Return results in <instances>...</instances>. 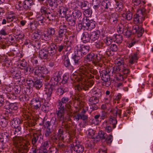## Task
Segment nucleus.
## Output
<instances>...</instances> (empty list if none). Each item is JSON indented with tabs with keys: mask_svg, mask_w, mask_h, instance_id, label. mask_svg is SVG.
Here are the masks:
<instances>
[{
	"mask_svg": "<svg viewBox=\"0 0 153 153\" xmlns=\"http://www.w3.org/2000/svg\"><path fill=\"white\" fill-rule=\"evenodd\" d=\"M108 123L110 124H112L113 125V128H114L116 127L115 125L117 123V121L115 118L111 116L110 117Z\"/></svg>",
	"mask_w": 153,
	"mask_h": 153,
	"instance_id": "603ef678",
	"label": "nucleus"
},
{
	"mask_svg": "<svg viewBox=\"0 0 153 153\" xmlns=\"http://www.w3.org/2000/svg\"><path fill=\"white\" fill-rule=\"evenodd\" d=\"M70 97L65 96L62 97L61 100L58 101V107L62 109H65L67 111H72V107L71 106L72 101L70 100Z\"/></svg>",
	"mask_w": 153,
	"mask_h": 153,
	"instance_id": "7ed1b4c3",
	"label": "nucleus"
},
{
	"mask_svg": "<svg viewBox=\"0 0 153 153\" xmlns=\"http://www.w3.org/2000/svg\"><path fill=\"white\" fill-rule=\"evenodd\" d=\"M86 78L84 80L82 79L83 82H82V87L83 89L85 91L89 89L94 84V82L91 80H86Z\"/></svg>",
	"mask_w": 153,
	"mask_h": 153,
	"instance_id": "6ab92c4d",
	"label": "nucleus"
},
{
	"mask_svg": "<svg viewBox=\"0 0 153 153\" xmlns=\"http://www.w3.org/2000/svg\"><path fill=\"white\" fill-rule=\"evenodd\" d=\"M40 12L42 15H44L46 18L51 21L55 20V16L54 14L49 11L48 8L45 6H42L40 9Z\"/></svg>",
	"mask_w": 153,
	"mask_h": 153,
	"instance_id": "423d86ee",
	"label": "nucleus"
},
{
	"mask_svg": "<svg viewBox=\"0 0 153 153\" xmlns=\"http://www.w3.org/2000/svg\"><path fill=\"white\" fill-rule=\"evenodd\" d=\"M122 69L120 68V66H118L116 65V66H114L113 67V72L114 73H117L119 72L123 73Z\"/></svg>",
	"mask_w": 153,
	"mask_h": 153,
	"instance_id": "338daca9",
	"label": "nucleus"
},
{
	"mask_svg": "<svg viewBox=\"0 0 153 153\" xmlns=\"http://www.w3.org/2000/svg\"><path fill=\"white\" fill-rule=\"evenodd\" d=\"M17 68H12L10 71L11 74L13 78L15 79H19L21 77V72L16 70Z\"/></svg>",
	"mask_w": 153,
	"mask_h": 153,
	"instance_id": "c756f323",
	"label": "nucleus"
},
{
	"mask_svg": "<svg viewBox=\"0 0 153 153\" xmlns=\"http://www.w3.org/2000/svg\"><path fill=\"white\" fill-rule=\"evenodd\" d=\"M34 84L33 87L37 89H39L42 86V82L40 79L34 80Z\"/></svg>",
	"mask_w": 153,
	"mask_h": 153,
	"instance_id": "37998d69",
	"label": "nucleus"
},
{
	"mask_svg": "<svg viewBox=\"0 0 153 153\" xmlns=\"http://www.w3.org/2000/svg\"><path fill=\"white\" fill-rule=\"evenodd\" d=\"M112 8V7L111 4V2L108 0H106V12L108 11H111Z\"/></svg>",
	"mask_w": 153,
	"mask_h": 153,
	"instance_id": "5fc2aeb1",
	"label": "nucleus"
},
{
	"mask_svg": "<svg viewBox=\"0 0 153 153\" xmlns=\"http://www.w3.org/2000/svg\"><path fill=\"white\" fill-rule=\"evenodd\" d=\"M86 78L84 80L82 79L83 82H82V87L83 89L85 91L89 89L94 84V82L91 80H86Z\"/></svg>",
	"mask_w": 153,
	"mask_h": 153,
	"instance_id": "aec40b11",
	"label": "nucleus"
},
{
	"mask_svg": "<svg viewBox=\"0 0 153 153\" xmlns=\"http://www.w3.org/2000/svg\"><path fill=\"white\" fill-rule=\"evenodd\" d=\"M7 106H4V108L6 109H10L12 110H16L17 109L18 106L17 104L16 103H10L9 102H7L6 103Z\"/></svg>",
	"mask_w": 153,
	"mask_h": 153,
	"instance_id": "c9c22d12",
	"label": "nucleus"
},
{
	"mask_svg": "<svg viewBox=\"0 0 153 153\" xmlns=\"http://www.w3.org/2000/svg\"><path fill=\"white\" fill-rule=\"evenodd\" d=\"M113 140V137L112 134L111 133L107 135L106 137V143L108 145L110 146Z\"/></svg>",
	"mask_w": 153,
	"mask_h": 153,
	"instance_id": "a18cd8bd",
	"label": "nucleus"
},
{
	"mask_svg": "<svg viewBox=\"0 0 153 153\" xmlns=\"http://www.w3.org/2000/svg\"><path fill=\"white\" fill-rule=\"evenodd\" d=\"M7 39L8 41L12 44L14 43L16 40L15 36L13 35H9Z\"/></svg>",
	"mask_w": 153,
	"mask_h": 153,
	"instance_id": "052dcab7",
	"label": "nucleus"
},
{
	"mask_svg": "<svg viewBox=\"0 0 153 153\" xmlns=\"http://www.w3.org/2000/svg\"><path fill=\"white\" fill-rule=\"evenodd\" d=\"M86 112V111L84 109H82L80 113L79 114H80V119L82 120H88V116L85 115Z\"/></svg>",
	"mask_w": 153,
	"mask_h": 153,
	"instance_id": "3c124183",
	"label": "nucleus"
},
{
	"mask_svg": "<svg viewBox=\"0 0 153 153\" xmlns=\"http://www.w3.org/2000/svg\"><path fill=\"white\" fill-rule=\"evenodd\" d=\"M70 42L66 43L65 42L64 44L56 46L57 51L59 52H62L63 50L65 49L66 51H69L71 50V47L70 45Z\"/></svg>",
	"mask_w": 153,
	"mask_h": 153,
	"instance_id": "f3484780",
	"label": "nucleus"
},
{
	"mask_svg": "<svg viewBox=\"0 0 153 153\" xmlns=\"http://www.w3.org/2000/svg\"><path fill=\"white\" fill-rule=\"evenodd\" d=\"M54 88V87L49 84H45V90L44 91L45 92V94L47 95L46 100L48 101L50 100L51 99V94L52 93V91Z\"/></svg>",
	"mask_w": 153,
	"mask_h": 153,
	"instance_id": "2eb2a0df",
	"label": "nucleus"
},
{
	"mask_svg": "<svg viewBox=\"0 0 153 153\" xmlns=\"http://www.w3.org/2000/svg\"><path fill=\"white\" fill-rule=\"evenodd\" d=\"M67 30V27L65 25L63 24L60 26L58 31V34L56 36L57 39L62 41L66 34Z\"/></svg>",
	"mask_w": 153,
	"mask_h": 153,
	"instance_id": "9d476101",
	"label": "nucleus"
},
{
	"mask_svg": "<svg viewBox=\"0 0 153 153\" xmlns=\"http://www.w3.org/2000/svg\"><path fill=\"white\" fill-rule=\"evenodd\" d=\"M123 16L128 20H131L132 18V14L130 11H128L123 14Z\"/></svg>",
	"mask_w": 153,
	"mask_h": 153,
	"instance_id": "49530a36",
	"label": "nucleus"
},
{
	"mask_svg": "<svg viewBox=\"0 0 153 153\" xmlns=\"http://www.w3.org/2000/svg\"><path fill=\"white\" fill-rule=\"evenodd\" d=\"M73 149L77 153H82L84 151V146L79 143L76 142L73 145Z\"/></svg>",
	"mask_w": 153,
	"mask_h": 153,
	"instance_id": "393cba45",
	"label": "nucleus"
},
{
	"mask_svg": "<svg viewBox=\"0 0 153 153\" xmlns=\"http://www.w3.org/2000/svg\"><path fill=\"white\" fill-rule=\"evenodd\" d=\"M15 19V16L13 15H9L6 17L7 22L9 23L13 21L14 19Z\"/></svg>",
	"mask_w": 153,
	"mask_h": 153,
	"instance_id": "774afa93",
	"label": "nucleus"
},
{
	"mask_svg": "<svg viewBox=\"0 0 153 153\" xmlns=\"http://www.w3.org/2000/svg\"><path fill=\"white\" fill-rule=\"evenodd\" d=\"M108 123L110 124H112L113 125V128H114L116 127L115 125L117 123V121L115 118L111 116L110 117Z\"/></svg>",
	"mask_w": 153,
	"mask_h": 153,
	"instance_id": "864d4df0",
	"label": "nucleus"
},
{
	"mask_svg": "<svg viewBox=\"0 0 153 153\" xmlns=\"http://www.w3.org/2000/svg\"><path fill=\"white\" fill-rule=\"evenodd\" d=\"M19 65H20V68L22 69H24L25 67L27 66V63L25 60H20L19 62Z\"/></svg>",
	"mask_w": 153,
	"mask_h": 153,
	"instance_id": "bf43d9fd",
	"label": "nucleus"
},
{
	"mask_svg": "<svg viewBox=\"0 0 153 153\" xmlns=\"http://www.w3.org/2000/svg\"><path fill=\"white\" fill-rule=\"evenodd\" d=\"M45 48L47 49L48 53L50 56L55 55L57 52L56 45L54 43H51L50 44L47 42L45 45Z\"/></svg>",
	"mask_w": 153,
	"mask_h": 153,
	"instance_id": "ddd939ff",
	"label": "nucleus"
},
{
	"mask_svg": "<svg viewBox=\"0 0 153 153\" xmlns=\"http://www.w3.org/2000/svg\"><path fill=\"white\" fill-rule=\"evenodd\" d=\"M30 148V143L29 142L27 141L21 146L19 150V153H27Z\"/></svg>",
	"mask_w": 153,
	"mask_h": 153,
	"instance_id": "b1692460",
	"label": "nucleus"
},
{
	"mask_svg": "<svg viewBox=\"0 0 153 153\" xmlns=\"http://www.w3.org/2000/svg\"><path fill=\"white\" fill-rule=\"evenodd\" d=\"M45 17L43 15H37L36 16V20L38 23L41 25H43L44 23L46 22Z\"/></svg>",
	"mask_w": 153,
	"mask_h": 153,
	"instance_id": "4c0bfd02",
	"label": "nucleus"
},
{
	"mask_svg": "<svg viewBox=\"0 0 153 153\" xmlns=\"http://www.w3.org/2000/svg\"><path fill=\"white\" fill-rule=\"evenodd\" d=\"M92 4L93 6V8L97 9L99 7V1L97 0H93L92 1Z\"/></svg>",
	"mask_w": 153,
	"mask_h": 153,
	"instance_id": "e2e57ef3",
	"label": "nucleus"
},
{
	"mask_svg": "<svg viewBox=\"0 0 153 153\" xmlns=\"http://www.w3.org/2000/svg\"><path fill=\"white\" fill-rule=\"evenodd\" d=\"M58 110L56 111L58 119L59 121H64L65 109H62L60 107H58Z\"/></svg>",
	"mask_w": 153,
	"mask_h": 153,
	"instance_id": "a878e982",
	"label": "nucleus"
},
{
	"mask_svg": "<svg viewBox=\"0 0 153 153\" xmlns=\"http://www.w3.org/2000/svg\"><path fill=\"white\" fill-rule=\"evenodd\" d=\"M31 104L34 108L37 110L40 108L41 106V102L38 98L33 99L31 101Z\"/></svg>",
	"mask_w": 153,
	"mask_h": 153,
	"instance_id": "cd10ccee",
	"label": "nucleus"
},
{
	"mask_svg": "<svg viewBox=\"0 0 153 153\" xmlns=\"http://www.w3.org/2000/svg\"><path fill=\"white\" fill-rule=\"evenodd\" d=\"M61 79V75L59 72H56L54 74L53 76L51 78L49 84L54 87L58 85Z\"/></svg>",
	"mask_w": 153,
	"mask_h": 153,
	"instance_id": "9b49d317",
	"label": "nucleus"
},
{
	"mask_svg": "<svg viewBox=\"0 0 153 153\" xmlns=\"http://www.w3.org/2000/svg\"><path fill=\"white\" fill-rule=\"evenodd\" d=\"M23 8L26 10H30L34 4L33 0H25L23 2Z\"/></svg>",
	"mask_w": 153,
	"mask_h": 153,
	"instance_id": "c85d7f7f",
	"label": "nucleus"
},
{
	"mask_svg": "<svg viewBox=\"0 0 153 153\" xmlns=\"http://www.w3.org/2000/svg\"><path fill=\"white\" fill-rule=\"evenodd\" d=\"M69 10V8L65 5L59 6L58 9L57 15L59 17H61L62 18L65 17L66 20L67 21L66 17L68 15H69V14L67 13V12Z\"/></svg>",
	"mask_w": 153,
	"mask_h": 153,
	"instance_id": "1a4fd4ad",
	"label": "nucleus"
},
{
	"mask_svg": "<svg viewBox=\"0 0 153 153\" xmlns=\"http://www.w3.org/2000/svg\"><path fill=\"white\" fill-rule=\"evenodd\" d=\"M144 0H142L141 1V0H132V2L134 5L137 6L141 4L142 3H143L144 4H145V2Z\"/></svg>",
	"mask_w": 153,
	"mask_h": 153,
	"instance_id": "680f3d73",
	"label": "nucleus"
},
{
	"mask_svg": "<svg viewBox=\"0 0 153 153\" xmlns=\"http://www.w3.org/2000/svg\"><path fill=\"white\" fill-rule=\"evenodd\" d=\"M60 128L63 129V131L65 130L69 131L70 129V126L67 123H65L64 121L62 122L61 127Z\"/></svg>",
	"mask_w": 153,
	"mask_h": 153,
	"instance_id": "6e6d98bb",
	"label": "nucleus"
},
{
	"mask_svg": "<svg viewBox=\"0 0 153 153\" xmlns=\"http://www.w3.org/2000/svg\"><path fill=\"white\" fill-rule=\"evenodd\" d=\"M62 63L65 67L68 69L72 68L73 66L71 65L70 59L68 55H65L63 57Z\"/></svg>",
	"mask_w": 153,
	"mask_h": 153,
	"instance_id": "5701e85b",
	"label": "nucleus"
},
{
	"mask_svg": "<svg viewBox=\"0 0 153 153\" xmlns=\"http://www.w3.org/2000/svg\"><path fill=\"white\" fill-rule=\"evenodd\" d=\"M1 137L2 138H1V140L3 139V140H1V142L6 143L9 141V137L8 134L7 133H2Z\"/></svg>",
	"mask_w": 153,
	"mask_h": 153,
	"instance_id": "8fccbe9b",
	"label": "nucleus"
},
{
	"mask_svg": "<svg viewBox=\"0 0 153 153\" xmlns=\"http://www.w3.org/2000/svg\"><path fill=\"white\" fill-rule=\"evenodd\" d=\"M100 33L101 34V32H100L99 30H97L91 33L90 34L91 40L93 41L97 40L99 37Z\"/></svg>",
	"mask_w": 153,
	"mask_h": 153,
	"instance_id": "f704fd0d",
	"label": "nucleus"
},
{
	"mask_svg": "<svg viewBox=\"0 0 153 153\" xmlns=\"http://www.w3.org/2000/svg\"><path fill=\"white\" fill-rule=\"evenodd\" d=\"M85 21L87 29L90 30L95 27V25L94 21H91L89 20H85Z\"/></svg>",
	"mask_w": 153,
	"mask_h": 153,
	"instance_id": "72a5a7b5",
	"label": "nucleus"
},
{
	"mask_svg": "<svg viewBox=\"0 0 153 153\" xmlns=\"http://www.w3.org/2000/svg\"><path fill=\"white\" fill-rule=\"evenodd\" d=\"M131 31L133 34H137L138 37H140L144 32V29L138 25H135L132 26Z\"/></svg>",
	"mask_w": 153,
	"mask_h": 153,
	"instance_id": "4468645a",
	"label": "nucleus"
},
{
	"mask_svg": "<svg viewBox=\"0 0 153 153\" xmlns=\"http://www.w3.org/2000/svg\"><path fill=\"white\" fill-rule=\"evenodd\" d=\"M105 134L104 131L102 130L100 131L98 133V135L96 134V137L95 141H98L100 139L105 140Z\"/></svg>",
	"mask_w": 153,
	"mask_h": 153,
	"instance_id": "a19ab883",
	"label": "nucleus"
},
{
	"mask_svg": "<svg viewBox=\"0 0 153 153\" xmlns=\"http://www.w3.org/2000/svg\"><path fill=\"white\" fill-rule=\"evenodd\" d=\"M78 26L80 30H84L85 29H86L85 20H84L82 23L79 24Z\"/></svg>",
	"mask_w": 153,
	"mask_h": 153,
	"instance_id": "69168bd1",
	"label": "nucleus"
},
{
	"mask_svg": "<svg viewBox=\"0 0 153 153\" xmlns=\"http://www.w3.org/2000/svg\"><path fill=\"white\" fill-rule=\"evenodd\" d=\"M63 129L60 128L58 130V133L57 137H55L56 139L57 140L58 139L59 140H64L65 138L63 136Z\"/></svg>",
	"mask_w": 153,
	"mask_h": 153,
	"instance_id": "c03bdc74",
	"label": "nucleus"
},
{
	"mask_svg": "<svg viewBox=\"0 0 153 153\" xmlns=\"http://www.w3.org/2000/svg\"><path fill=\"white\" fill-rule=\"evenodd\" d=\"M78 71L80 73L81 76V77L82 78H84L89 76V74L87 73V70L86 68L84 66H81L79 68Z\"/></svg>",
	"mask_w": 153,
	"mask_h": 153,
	"instance_id": "2f4dec72",
	"label": "nucleus"
},
{
	"mask_svg": "<svg viewBox=\"0 0 153 153\" xmlns=\"http://www.w3.org/2000/svg\"><path fill=\"white\" fill-rule=\"evenodd\" d=\"M109 20L110 22L113 24H116L118 20V15L116 13H112L111 11H108L106 13V18Z\"/></svg>",
	"mask_w": 153,
	"mask_h": 153,
	"instance_id": "f8f14e48",
	"label": "nucleus"
},
{
	"mask_svg": "<svg viewBox=\"0 0 153 153\" xmlns=\"http://www.w3.org/2000/svg\"><path fill=\"white\" fill-rule=\"evenodd\" d=\"M115 64L118 66H120L122 69L123 73L124 74H128L130 72L128 68L127 65L125 64L123 60L120 58L117 59L115 60Z\"/></svg>",
	"mask_w": 153,
	"mask_h": 153,
	"instance_id": "6e6552de",
	"label": "nucleus"
},
{
	"mask_svg": "<svg viewBox=\"0 0 153 153\" xmlns=\"http://www.w3.org/2000/svg\"><path fill=\"white\" fill-rule=\"evenodd\" d=\"M137 53H136L133 54H131L129 56V65H130L134 62H137L138 59L137 56Z\"/></svg>",
	"mask_w": 153,
	"mask_h": 153,
	"instance_id": "473e14b6",
	"label": "nucleus"
},
{
	"mask_svg": "<svg viewBox=\"0 0 153 153\" xmlns=\"http://www.w3.org/2000/svg\"><path fill=\"white\" fill-rule=\"evenodd\" d=\"M45 69L43 66H38L37 68H36L34 72V74L39 76H42V74L45 73Z\"/></svg>",
	"mask_w": 153,
	"mask_h": 153,
	"instance_id": "7c9ffc66",
	"label": "nucleus"
},
{
	"mask_svg": "<svg viewBox=\"0 0 153 153\" xmlns=\"http://www.w3.org/2000/svg\"><path fill=\"white\" fill-rule=\"evenodd\" d=\"M57 1V0H49L48 3L49 6L53 9L56 8L58 5Z\"/></svg>",
	"mask_w": 153,
	"mask_h": 153,
	"instance_id": "09e8293b",
	"label": "nucleus"
},
{
	"mask_svg": "<svg viewBox=\"0 0 153 153\" xmlns=\"http://www.w3.org/2000/svg\"><path fill=\"white\" fill-rule=\"evenodd\" d=\"M55 30L54 28L49 27L47 29V33L51 37L55 34Z\"/></svg>",
	"mask_w": 153,
	"mask_h": 153,
	"instance_id": "4d7b16f0",
	"label": "nucleus"
},
{
	"mask_svg": "<svg viewBox=\"0 0 153 153\" xmlns=\"http://www.w3.org/2000/svg\"><path fill=\"white\" fill-rule=\"evenodd\" d=\"M82 40L84 43L88 42H89L91 40L90 34H89L88 33L86 32L83 33Z\"/></svg>",
	"mask_w": 153,
	"mask_h": 153,
	"instance_id": "ea45409f",
	"label": "nucleus"
},
{
	"mask_svg": "<svg viewBox=\"0 0 153 153\" xmlns=\"http://www.w3.org/2000/svg\"><path fill=\"white\" fill-rule=\"evenodd\" d=\"M48 53L47 49L45 47L39 51V57L42 59H47L50 56Z\"/></svg>",
	"mask_w": 153,
	"mask_h": 153,
	"instance_id": "4be33fe9",
	"label": "nucleus"
},
{
	"mask_svg": "<svg viewBox=\"0 0 153 153\" xmlns=\"http://www.w3.org/2000/svg\"><path fill=\"white\" fill-rule=\"evenodd\" d=\"M21 90V87L19 85H16L13 89L12 92L9 94L10 96L9 98L16 99V95H18L20 92Z\"/></svg>",
	"mask_w": 153,
	"mask_h": 153,
	"instance_id": "a211bd4d",
	"label": "nucleus"
},
{
	"mask_svg": "<svg viewBox=\"0 0 153 153\" xmlns=\"http://www.w3.org/2000/svg\"><path fill=\"white\" fill-rule=\"evenodd\" d=\"M146 16V9L144 7H142L137 10L136 15L134 16L133 22L136 25L141 23L144 20Z\"/></svg>",
	"mask_w": 153,
	"mask_h": 153,
	"instance_id": "39448f33",
	"label": "nucleus"
},
{
	"mask_svg": "<svg viewBox=\"0 0 153 153\" xmlns=\"http://www.w3.org/2000/svg\"><path fill=\"white\" fill-rule=\"evenodd\" d=\"M95 131L91 129L88 130V134L89 136V138L94 139V141L96 137V134H95Z\"/></svg>",
	"mask_w": 153,
	"mask_h": 153,
	"instance_id": "de8ad7c7",
	"label": "nucleus"
},
{
	"mask_svg": "<svg viewBox=\"0 0 153 153\" xmlns=\"http://www.w3.org/2000/svg\"><path fill=\"white\" fill-rule=\"evenodd\" d=\"M122 36L120 34H114L113 36L114 41L117 44H120L123 41Z\"/></svg>",
	"mask_w": 153,
	"mask_h": 153,
	"instance_id": "58836bf2",
	"label": "nucleus"
},
{
	"mask_svg": "<svg viewBox=\"0 0 153 153\" xmlns=\"http://www.w3.org/2000/svg\"><path fill=\"white\" fill-rule=\"evenodd\" d=\"M96 95L90 97L89 100V101L94 104L98 103L99 101V98L101 97L102 94L101 92H96L94 93Z\"/></svg>",
	"mask_w": 153,
	"mask_h": 153,
	"instance_id": "bb28decb",
	"label": "nucleus"
},
{
	"mask_svg": "<svg viewBox=\"0 0 153 153\" xmlns=\"http://www.w3.org/2000/svg\"><path fill=\"white\" fill-rule=\"evenodd\" d=\"M31 139L33 146H36L42 141L43 136L40 133H34L31 136Z\"/></svg>",
	"mask_w": 153,
	"mask_h": 153,
	"instance_id": "0eeeda50",
	"label": "nucleus"
},
{
	"mask_svg": "<svg viewBox=\"0 0 153 153\" xmlns=\"http://www.w3.org/2000/svg\"><path fill=\"white\" fill-rule=\"evenodd\" d=\"M89 46L78 45L76 46V52L72 57L74 62V65L76 67H79L82 63V56L85 55L90 49Z\"/></svg>",
	"mask_w": 153,
	"mask_h": 153,
	"instance_id": "f257e3e1",
	"label": "nucleus"
},
{
	"mask_svg": "<svg viewBox=\"0 0 153 153\" xmlns=\"http://www.w3.org/2000/svg\"><path fill=\"white\" fill-rule=\"evenodd\" d=\"M131 24H122L120 23L117 27V31L118 33L122 34L126 29H129L130 28Z\"/></svg>",
	"mask_w": 153,
	"mask_h": 153,
	"instance_id": "412c9836",
	"label": "nucleus"
},
{
	"mask_svg": "<svg viewBox=\"0 0 153 153\" xmlns=\"http://www.w3.org/2000/svg\"><path fill=\"white\" fill-rule=\"evenodd\" d=\"M72 14L68 15L66 17L67 21L68 22L69 25H74L76 24V20L78 19L79 20L81 19L82 13L80 10H74L72 12Z\"/></svg>",
	"mask_w": 153,
	"mask_h": 153,
	"instance_id": "20e7f679",
	"label": "nucleus"
},
{
	"mask_svg": "<svg viewBox=\"0 0 153 153\" xmlns=\"http://www.w3.org/2000/svg\"><path fill=\"white\" fill-rule=\"evenodd\" d=\"M105 30L104 29H101V35L102 36V38L100 41H98L96 42L95 46L97 48H102V47L105 48Z\"/></svg>",
	"mask_w": 153,
	"mask_h": 153,
	"instance_id": "dca6fc26",
	"label": "nucleus"
},
{
	"mask_svg": "<svg viewBox=\"0 0 153 153\" xmlns=\"http://www.w3.org/2000/svg\"><path fill=\"white\" fill-rule=\"evenodd\" d=\"M115 10L120 12L122 10L123 6L122 3L120 1L115 0Z\"/></svg>",
	"mask_w": 153,
	"mask_h": 153,
	"instance_id": "e433bc0d",
	"label": "nucleus"
},
{
	"mask_svg": "<svg viewBox=\"0 0 153 153\" xmlns=\"http://www.w3.org/2000/svg\"><path fill=\"white\" fill-rule=\"evenodd\" d=\"M8 123L7 120L5 118L0 120V124L3 127H6L8 124Z\"/></svg>",
	"mask_w": 153,
	"mask_h": 153,
	"instance_id": "13d9d810",
	"label": "nucleus"
},
{
	"mask_svg": "<svg viewBox=\"0 0 153 153\" xmlns=\"http://www.w3.org/2000/svg\"><path fill=\"white\" fill-rule=\"evenodd\" d=\"M14 135L15 136L13 138V142L14 145L17 147H18L20 145V138L18 135Z\"/></svg>",
	"mask_w": 153,
	"mask_h": 153,
	"instance_id": "79ce46f5",
	"label": "nucleus"
},
{
	"mask_svg": "<svg viewBox=\"0 0 153 153\" xmlns=\"http://www.w3.org/2000/svg\"><path fill=\"white\" fill-rule=\"evenodd\" d=\"M8 116L10 120V121L11 126L15 129L14 130H13V134L16 135L20 134L21 131V123L20 120L17 118H11L10 114H9Z\"/></svg>",
	"mask_w": 153,
	"mask_h": 153,
	"instance_id": "f03ea898",
	"label": "nucleus"
},
{
	"mask_svg": "<svg viewBox=\"0 0 153 153\" xmlns=\"http://www.w3.org/2000/svg\"><path fill=\"white\" fill-rule=\"evenodd\" d=\"M92 13V11L90 9H87L85 10L84 12V14L85 16L87 17H89L90 16Z\"/></svg>",
	"mask_w": 153,
	"mask_h": 153,
	"instance_id": "0e129e2a",
	"label": "nucleus"
}]
</instances>
